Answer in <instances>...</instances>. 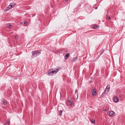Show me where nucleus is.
<instances>
[{"label": "nucleus", "mask_w": 125, "mask_h": 125, "mask_svg": "<svg viewBox=\"0 0 125 125\" xmlns=\"http://www.w3.org/2000/svg\"><path fill=\"white\" fill-rule=\"evenodd\" d=\"M41 53V52L38 50H34L32 51L31 52L32 56L31 58H33L36 57L37 56H38L39 54H40Z\"/></svg>", "instance_id": "obj_1"}, {"label": "nucleus", "mask_w": 125, "mask_h": 125, "mask_svg": "<svg viewBox=\"0 0 125 125\" xmlns=\"http://www.w3.org/2000/svg\"><path fill=\"white\" fill-rule=\"evenodd\" d=\"M110 91V86L107 85L106 87V88L105 89V90L104 91V92L103 93V94L104 93H105L106 92V91H107V93L108 92Z\"/></svg>", "instance_id": "obj_2"}, {"label": "nucleus", "mask_w": 125, "mask_h": 125, "mask_svg": "<svg viewBox=\"0 0 125 125\" xmlns=\"http://www.w3.org/2000/svg\"><path fill=\"white\" fill-rule=\"evenodd\" d=\"M1 101L5 105H7V103L6 102V100L4 99H2L1 100Z\"/></svg>", "instance_id": "obj_3"}, {"label": "nucleus", "mask_w": 125, "mask_h": 125, "mask_svg": "<svg viewBox=\"0 0 125 125\" xmlns=\"http://www.w3.org/2000/svg\"><path fill=\"white\" fill-rule=\"evenodd\" d=\"M15 4L14 3H11L10 4L9 6L11 7V8H12L13 7L15 6Z\"/></svg>", "instance_id": "obj_4"}, {"label": "nucleus", "mask_w": 125, "mask_h": 125, "mask_svg": "<svg viewBox=\"0 0 125 125\" xmlns=\"http://www.w3.org/2000/svg\"><path fill=\"white\" fill-rule=\"evenodd\" d=\"M47 75L49 76H52V74L51 73V70H50L47 73Z\"/></svg>", "instance_id": "obj_5"}, {"label": "nucleus", "mask_w": 125, "mask_h": 125, "mask_svg": "<svg viewBox=\"0 0 125 125\" xmlns=\"http://www.w3.org/2000/svg\"><path fill=\"white\" fill-rule=\"evenodd\" d=\"M114 102L116 103L118 102V99L117 97L116 96L114 99Z\"/></svg>", "instance_id": "obj_6"}, {"label": "nucleus", "mask_w": 125, "mask_h": 125, "mask_svg": "<svg viewBox=\"0 0 125 125\" xmlns=\"http://www.w3.org/2000/svg\"><path fill=\"white\" fill-rule=\"evenodd\" d=\"M92 94L93 95H96V90H95V89L94 90V89L93 90V91H92Z\"/></svg>", "instance_id": "obj_7"}, {"label": "nucleus", "mask_w": 125, "mask_h": 125, "mask_svg": "<svg viewBox=\"0 0 125 125\" xmlns=\"http://www.w3.org/2000/svg\"><path fill=\"white\" fill-rule=\"evenodd\" d=\"M12 26V25L9 23L7 24L6 25V27L8 28H11Z\"/></svg>", "instance_id": "obj_8"}, {"label": "nucleus", "mask_w": 125, "mask_h": 125, "mask_svg": "<svg viewBox=\"0 0 125 125\" xmlns=\"http://www.w3.org/2000/svg\"><path fill=\"white\" fill-rule=\"evenodd\" d=\"M115 113L113 111H112L109 113V115H110L112 116L114 115Z\"/></svg>", "instance_id": "obj_9"}, {"label": "nucleus", "mask_w": 125, "mask_h": 125, "mask_svg": "<svg viewBox=\"0 0 125 125\" xmlns=\"http://www.w3.org/2000/svg\"><path fill=\"white\" fill-rule=\"evenodd\" d=\"M70 54L69 53L66 54L64 56V58L65 59H66L69 56Z\"/></svg>", "instance_id": "obj_10"}, {"label": "nucleus", "mask_w": 125, "mask_h": 125, "mask_svg": "<svg viewBox=\"0 0 125 125\" xmlns=\"http://www.w3.org/2000/svg\"><path fill=\"white\" fill-rule=\"evenodd\" d=\"M104 52V50H101L100 52L99 55L100 56Z\"/></svg>", "instance_id": "obj_11"}, {"label": "nucleus", "mask_w": 125, "mask_h": 125, "mask_svg": "<svg viewBox=\"0 0 125 125\" xmlns=\"http://www.w3.org/2000/svg\"><path fill=\"white\" fill-rule=\"evenodd\" d=\"M62 110H60L59 112V115L60 116H61L62 114Z\"/></svg>", "instance_id": "obj_12"}, {"label": "nucleus", "mask_w": 125, "mask_h": 125, "mask_svg": "<svg viewBox=\"0 0 125 125\" xmlns=\"http://www.w3.org/2000/svg\"><path fill=\"white\" fill-rule=\"evenodd\" d=\"M50 70H51V73H52V75L53 74H55V72L54 71H53V70L52 69H51Z\"/></svg>", "instance_id": "obj_13"}, {"label": "nucleus", "mask_w": 125, "mask_h": 125, "mask_svg": "<svg viewBox=\"0 0 125 125\" xmlns=\"http://www.w3.org/2000/svg\"><path fill=\"white\" fill-rule=\"evenodd\" d=\"M11 8V7H10L9 6L6 9V10L8 11L10 10V9Z\"/></svg>", "instance_id": "obj_14"}, {"label": "nucleus", "mask_w": 125, "mask_h": 125, "mask_svg": "<svg viewBox=\"0 0 125 125\" xmlns=\"http://www.w3.org/2000/svg\"><path fill=\"white\" fill-rule=\"evenodd\" d=\"M77 57L74 58L73 59V60H72V61L73 62H74L76 61V59H77Z\"/></svg>", "instance_id": "obj_15"}, {"label": "nucleus", "mask_w": 125, "mask_h": 125, "mask_svg": "<svg viewBox=\"0 0 125 125\" xmlns=\"http://www.w3.org/2000/svg\"><path fill=\"white\" fill-rule=\"evenodd\" d=\"M59 71V69H56L55 71H55V74H56V73H57L58 71Z\"/></svg>", "instance_id": "obj_16"}, {"label": "nucleus", "mask_w": 125, "mask_h": 125, "mask_svg": "<svg viewBox=\"0 0 125 125\" xmlns=\"http://www.w3.org/2000/svg\"><path fill=\"white\" fill-rule=\"evenodd\" d=\"M94 28L95 29H97V25H95L94 27Z\"/></svg>", "instance_id": "obj_17"}, {"label": "nucleus", "mask_w": 125, "mask_h": 125, "mask_svg": "<svg viewBox=\"0 0 125 125\" xmlns=\"http://www.w3.org/2000/svg\"><path fill=\"white\" fill-rule=\"evenodd\" d=\"M18 37V36H17V35H15V39H17Z\"/></svg>", "instance_id": "obj_18"}, {"label": "nucleus", "mask_w": 125, "mask_h": 125, "mask_svg": "<svg viewBox=\"0 0 125 125\" xmlns=\"http://www.w3.org/2000/svg\"><path fill=\"white\" fill-rule=\"evenodd\" d=\"M9 121L8 120L6 122V124H8L9 123Z\"/></svg>", "instance_id": "obj_19"}, {"label": "nucleus", "mask_w": 125, "mask_h": 125, "mask_svg": "<svg viewBox=\"0 0 125 125\" xmlns=\"http://www.w3.org/2000/svg\"><path fill=\"white\" fill-rule=\"evenodd\" d=\"M27 22L26 21H25L24 22V23L25 24H27Z\"/></svg>", "instance_id": "obj_20"}, {"label": "nucleus", "mask_w": 125, "mask_h": 125, "mask_svg": "<svg viewBox=\"0 0 125 125\" xmlns=\"http://www.w3.org/2000/svg\"><path fill=\"white\" fill-rule=\"evenodd\" d=\"M92 122L94 124V123H95V121L94 120H93V121H92Z\"/></svg>", "instance_id": "obj_21"}, {"label": "nucleus", "mask_w": 125, "mask_h": 125, "mask_svg": "<svg viewBox=\"0 0 125 125\" xmlns=\"http://www.w3.org/2000/svg\"><path fill=\"white\" fill-rule=\"evenodd\" d=\"M78 92V90H76L75 91V94H76V93L77 92Z\"/></svg>", "instance_id": "obj_22"}, {"label": "nucleus", "mask_w": 125, "mask_h": 125, "mask_svg": "<svg viewBox=\"0 0 125 125\" xmlns=\"http://www.w3.org/2000/svg\"><path fill=\"white\" fill-rule=\"evenodd\" d=\"M110 19H111V18H110V17H108V20H110Z\"/></svg>", "instance_id": "obj_23"}, {"label": "nucleus", "mask_w": 125, "mask_h": 125, "mask_svg": "<svg viewBox=\"0 0 125 125\" xmlns=\"http://www.w3.org/2000/svg\"><path fill=\"white\" fill-rule=\"evenodd\" d=\"M67 102L68 103H69L70 102V101L69 100H67Z\"/></svg>", "instance_id": "obj_24"}, {"label": "nucleus", "mask_w": 125, "mask_h": 125, "mask_svg": "<svg viewBox=\"0 0 125 125\" xmlns=\"http://www.w3.org/2000/svg\"><path fill=\"white\" fill-rule=\"evenodd\" d=\"M22 24V22H20V24Z\"/></svg>", "instance_id": "obj_25"}, {"label": "nucleus", "mask_w": 125, "mask_h": 125, "mask_svg": "<svg viewBox=\"0 0 125 125\" xmlns=\"http://www.w3.org/2000/svg\"><path fill=\"white\" fill-rule=\"evenodd\" d=\"M71 105H72V103H73V102H71Z\"/></svg>", "instance_id": "obj_26"}, {"label": "nucleus", "mask_w": 125, "mask_h": 125, "mask_svg": "<svg viewBox=\"0 0 125 125\" xmlns=\"http://www.w3.org/2000/svg\"><path fill=\"white\" fill-rule=\"evenodd\" d=\"M77 94H78V93H77ZM78 95H77V98H78Z\"/></svg>", "instance_id": "obj_27"}, {"label": "nucleus", "mask_w": 125, "mask_h": 125, "mask_svg": "<svg viewBox=\"0 0 125 125\" xmlns=\"http://www.w3.org/2000/svg\"><path fill=\"white\" fill-rule=\"evenodd\" d=\"M107 110H104V111H107Z\"/></svg>", "instance_id": "obj_28"}, {"label": "nucleus", "mask_w": 125, "mask_h": 125, "mask_svg": "<svg viewBox=\"0 0 125 125\" xmlns=\"http://www.w3.org/2000/svg\"><path fill=\"white\" fill-rule=\"evenodd\" d=\"M97 7L96 8H95V9H97Z\"/></svg>", "instance_id": "obj_29"}, {"label": "nucleus", "mask_w": 125, "mask_h": 125, "mask_svg": "<svg viewBox=\"0 0 125 125\" xmlns=\"http://www.w3.org/2000/svg\"><path fill=\"white\" fill-rule=\"evenodd\" d=\"M68 0H65V1H67Z\"/></svg>", "instance_id": "obj_30"}]
</instances>
